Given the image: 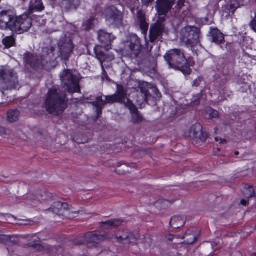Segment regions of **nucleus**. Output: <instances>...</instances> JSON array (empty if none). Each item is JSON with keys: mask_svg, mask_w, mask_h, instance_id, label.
Returning a JSON list of instances; mask_svg holds the SVG:
<instances>
[{"mask_svg": "<svg viewBox=\"0 0 256 256\" xmlns=\"http://www.w3.org/2000/svg\"><path fill=\"white\" fill-rule=\"evenodd\" d=\"M210 34L212 38V42L216 44L224 42V34L217 28L211 29Z\"/></svg>", "mask_w": 256, "mask_h": 256, "instance_id": "obj_15", "label": "nucleus"}, {"mask_svg": "<svg viewBox=\"0 0 256 256\" xmlns=\"http://www.w3.org/2000/svg\"><path fill=\"white\" fill-rule=\"evenodd\" d=\"M60 78L65 88L68 92L71 93L80 92L79 80L72 71L70 70L64 71Z\"/></svg>", "mask_w": 256, "mask_h": 256, "instance_id": "obj_5", "label": "nucleus"}, {"mask_svg": "<svg viewBox=\"0 0 256 256\" xmlns=\"http://www.w3.org/2000/svg\"><path fill=\"white\" fill-rule=\"evenodd\" d=\"M51 54H52V52H53V49L52 48L50 50Z\"/></svg>", "mask_w": 256, "mask_h": 256, "instance_id": "obj_43", "label": "nucleus"}, {"mask_svg": "<svg viewBox=\"0 0 256 256\" xmlns=\"http://www.w3.org/2000/svg\"><path fill=\"white\" fill-rule=\"evenodd\" d=\"M108 238H110L112 242H134L135 241V238L133 235L126 230H116L114 235Z\"/></svg>", "mask_w": 256, "mask_h": 256, "instance_id": "obj_8", "label": "nucleus"}, {"mask_svg": "<svg viewBox=\"0 0 256 256\" xmlns=\"http://www.w3.org/2000/svg\"><path fill=\"white\" fill-rule=\"evenodd\" d=\"M140 26L142 34L144 35V37H146L148 28V24L142 20L140 21Z\"/></svg>", "mask_w": 256, "mask_h": 256, "instance_id": "obj_29", "label": "nucleus"}, {"mask_svg": "<svg viewBox=\"0 0 256 256\" xmlns=\"http://www.w3.org/2000/svg\"><path fill=\"white\" fill-rule=\"evenodd\" d=\"M13 71L8 67L0 68V77L4 80H8L12 76Z\"/></svg>", "mask_w": 256, "mask_h": 256, "instance_id": "obj_19", "label": "nucleus"}, {"mask_svg": "<svg viewBox=\"0 0 256 256\" xmlns=\"http://www.w3.org/2000/svg\"><path fill=\"white\" fill-rule=\"evenodd\" d=\"M255 0L256 2V0Z\"/></svg>", "mask_w": 256, "mask_h": 256, "instance_id": "obj_45", "label": "nucleus"}, {"mask_svg": "<svg viewBox=\"0 0 256 256\" xmlns=\"http://www.w3.org/2000/svg\"><path fill=\"white\" fill-rule=\"evenodd\" d=\"M185 223V218L180 216H173L171 218L170 224L174 228H178L184 225Z\"/></svg>", "mask_w": 256, "mask_h": 256, "instance_id": "obj_16", "label": "nucleus"}, {"mask_svg": "<svg viewBox=\"0 0 256 256\" xmlns=\"http://www.w3.org/2000/svg\"><path fill=\"white\" fill-rule=\"evenodd\" d=\"M199 34L200 30L198 28L194 26H186L181 30V40L188 46L192 47L198 44Z\"/></svg>", "mask_w": 256, "mask_h": 256, "instance_id": "obj_6", "label": "nucleus"}, {"mask_svg": "<svg viewBox=\"0 0 256 256\" xmlns=\"http://www.w3.org/2000/svg\"><path fill=\"white\" fill-rule=\"evenodd\" d=\"M102 14L106 20L110 24L116 25L121 24L122 20V13L114 6L106 8Z\"/></svg>", "mask_w": 256, "mask_h": 256, "instance_id": "obj_7", "label": "nucleus"}, {"mask_svg": "<svg viewBox=\"0 0 256 256\" xmlns=\"http://www.w3.org/2000/svg\"><path fill=\"white\" fill-rule=\"evenodd\" d=\"M96 20L92 18H90L85 24V28L88 30L92 28V26L94 24Z\"/></svg>", "mask_w": 256, "mask_h": 256, "instance_id": "obj_30", "label": "nucleus"}, {"mask_svg": "<svg viewBox=\"0 0 256 256\" xmlns=\"http://www.w3.org/2000/svg\"><path fill=\"white\" fill-rule=\"evenodd\" d=\"M174 3V0H157L156 10L160 21L164 20L166 14L170 10Z\"/></svg>", "mask_w": 256, "mask_h": 256, "instance_id": "obj_9", "label": "nucleus"}, {"mask_svg": "<svg viewBox=\"0 0 256 256\" xmlns=\"http://www.w3.org/2000/svg\"><path fill=\"white\" fill-rule=\"evenodd\" d=\"M100 236L97 237L96 236L92 235L91 234H88L84 236V242L81 244H86L88 246L91 247L90 243L94 242L96 240H100Z\"/></svg>", "mask_w": 256, "mask_h": 256, "instance_id": "obj_24", "label": "nucleus"}, {"mask_svg": "<svg viewBox=\"0 0 256 256\" xmlns=\"http://www.w3.org/2000/svg\"><path fill=\"white\" fill-rule=\"evenodd\" d=\"M19 112L17 110H10L8 113V118L10 122H14L18 120Z\"/></svg>", "mask_w": 256, "mask_h": 256, "instance_id": "obj_27", "label": "nucleus"}, {"mask_svg": "<svg viewBox=\"0 0 256 256\" xmlns=\"http://www.w3.org/2000/svg\"><path fill=\"white\" fill-rule=\"evenodd\" d=\"M203 116L207 119L214 118L218 116V112L212 108H208L204 112Z\"/></svg>", "mask_w": 256, "mask_h": 256, "instance_id": "obj_21", "label": "nucleus"}, {"mask_svg": "<svg viewBox=\"0 0 256 256\" xmlns=\"http://www.w3.org/2000/svg\"><path fill=\"white\" fill-rule=\"evenodd\" d=\"M154 0H142V3L148 6L149 4L153 2Z\"/></svg>", "mask_w": 256, "mask_h": 256, "instance_id": "obj_36", "label": "nucleus"}, {"mask_svg": "<svg viewBox=\"0 0 256 256\" xmlns=\"http://www.w3.org/2000/svg\"><path fill=\"white\" fill-rule=\"evenodd\" d=\"M65 96H60L57 90L54 88L50 90L48 94L45 107L46 110L54 115L60 116L66 107Z\"/></svg>", "mask_w": 256, "mask_h": 256, "instance_id": "obj_4", "label": "nucleus"}, {"mask_svg": "<svg viewBox=\"0 0 256 256\" xmlns=\"http://www.w3.org/2000/svg\"><path fill=\"white\" fill-rule=\"evenodd\" d=\"M68 208V204L66 203L62 202H56L52 206L50 209L55 214H60L62 210H66Z\"/></svg>", "mask_w": 256, "mask_h": 256, "instance_id": "obj_18", "label": "nucleus"}, {"mask_svg": "<svg viewBox=\"0 0 256 256\" xmlns=\"http://www.w3.org/2000/svg\"><path fill=\"white\" fill-rule=\"evenodd\" d=\"M33 240H34V243H30L29 244V246H32V247H36L37 246L39 245L40 243V238L37 237L36 236H33Z\"/></svg>", "mask_w": 256, "mask_h": 256, "instance_id": "obj_31", "label": "nucleus"}, {"mask_svg": "<svg viewBox=\"0 0 256 256\" xmlns=\"http://www.w3.org/2000/svg\"><path fill=\"white\" fill-rule=\"evenodd\" d=\"M164 30V26L158 22L152 26L150 30V39L152 42L154 40L159 36H160Z\"/></svg>", "mask_w": 256, "mask_h": 256, "instance_id": "obj_13", "label": "nucleus"}, {"mask_svg": "<svg viewBox=\"0 0 256 256\" xmlns=\"http://www.w3.org/2000/svg\"><path fill=\"white\" fill-rule=\"evenodd\" d=\"M7 132V130L2 127L0 126V136H4L5 134Z\"/></svg>", "mask_w": 256, "mask_h": 256, "instance_id": "obj_34", "label": "nucleus"}, {"mask_svg": "<svg viewBox=\"0 0 256 256\" xmlns=\"http://www.w3.org/2000/svg\"><path fill=\"white\" fill-rule=\"evenodd\" d=\"M0 219L4 222L14 224L16 222V218L14 216L9 214H0Z\"/></svg>", "mask_w": 256, "mask_h": 256, "instance_id": "obj_25", "label": "nucleus"}, {"mask_svg": "<svg viewBox=\"0 0 256 256\" xmlns=\"http://www.w3.org/2000/svg\"><path fill=\"white\" fill-rule=\"evenodd\" d=\"M35 204H36V202H32L30 204L32 206H35Z\"/></svg>", "mask_w": 256, "mask_h": 256, "instance_id": "obj_41", "label": "nucleus"}, {"mask_svg": "<svg viewBox=\"0 0 256 256\" xmlns=\"http://www.w3.org/2000/svg\"><path fill=\"white\" fill-rule=\"evenodd\" d=\"M15 40L12 36H6L2 40V44L6 48L12 46Z\"/></svg>", "mask_w": 256, "mask_h": 256, "instance_id": "obj_28", "label": "nucleus"}, {"mask_svg": "<svg viewBox=\"0 0 256 256\" xmlns=\"http://www.w3.org/2000/svg\"><path fill=\"white\" fill-rule=\"evenodd\" d=\"M122 223V221L119 220H110L104 222L103 224V227L106 228H112L120 225Z\"/></svg>", "mask_w": 256, "mask_h": 256, "instance_id": "obj_22", "label": "nucleus"}, {"mask_svg": "<svg viewBox=\"0 0 256 256\" xmlns=\"http://www.w3.org/2000/svg\"><path fill=\"white\" fill-rule=\"evenodd\" d=\"M214 139L216 142H219V139L218 137H216Z\"/></svg>", "mask_w": 256, "mask_h": 256, "instance_id": "obj_40", "label": "nucleus"}, {"mask_svg": "<svg viewBox=\"0 0 256 256\" xmlns=\"http://www.w3.org/2000/svg\"><path fill=\"white\" fill-rule=\"evenodd\" d=\"M48 56H49V57H50V56H50V54H48Z\"/></svg>", "mask_w": 256, "mask_h": 256, "instance_id": "obj_44", "label": "nucleus"}, {"mask_svg": "<svg viewBox=\"0 0 256 256\" xmlns=\"http://www.w3.org/2000/svg\"><path fill=\"white\" fill-rule=\"evenodd\" d=\"M130 48L132 52L136 54L140 50V41L137 36L132 34L130 36Z\"/></svg>", "mask_w": 256, "mask_h": 256, "instance_id": "obj_14", "label": "nucleus"}, {"mask_svg": "<svg viewBox=\"0 0 256 256\" xmlns=\"http://www.w3.org/2000/svg\"><path fill=\"white\" fill-rule=\"evenodd\" d=\"M248 201L246 200H242L240 202L242 204L246 206L247 204Z\"/></svg>", "mask_w": 256, "mask_h": 256, "instance_id": "obj_38", "label": "nucleus"}, {"mask_svg": "<svg viewBox=\"0 0 256 256\" xmlns=\"http://www.w3.org/2000/svg\"><path fill=\"white\" fill-rule=\"evenodd\" d=\"M162 208H166V206H168L170 204L168 200H162Z\"/></svg>", "mask_w": 256, "mask_h": 256, "instance_id": "obj_35", "label": "nucleus"}, {"mask_svg": "<svg viewBox=\"0 0 256 256\" xmlns=\"http://www.w3.org/2000/svg\"><path fill=\"white\" fill-rule=\"evenodd\" d=\"M98 39L102 43V47L106 50L111 48V43L114 39L113 36L107 33L103 30H100L98 32Z\"/></svg>", "mask_w": 256, "mask_h": 256, "instance_id": "obj_11", "label": "nucleus"}, {"mask_svg": "<svg viewBox=\"0 0 256 256\" xmlns=\"http://www.w3.org/2000/svg\"><path fill=\"white\" fill-rule=\"evenodd\" d=\"M99 46H96V48H94L95 53L96 57L101 62L102 68H104L102 62L112 60L114 58V56L112 54L106 56L104 55L103 54H102L101 52H99Z\"/></svg>", "mask_w": 256, "mask_h": 256, "instance_id": "obj_17", "label": "nucleus"}, {"mask_svg": "<svg viewBox=\"0 0 256 256\" xmlns=\"http://www.w3.org/2000/svg\"><path fill=\"white\" fill-rule=\"evenodd\" d=\"M170 68L182 72L184 75L190 74L191 69L184 54L180 50L172 49L169 50L164 56Z\"/></svg>", "mask_w": 256, "mask_h": 256, "instance_id": "obj_3", "label": "nucleus"}, {"mask_svg": "<svg viewBox=\"0 0 256 256\" xmlns=\"http://www.w3.org/2000/svg\"><path fill=\"white\" fill-rule=\"evenodd\" d=\"M118 102L124 104L128 108L132 114V120L134 123H140L142 120V117L134 105L126 98V90L122 86H117V92L116 94L105 97V100L102 99L101 96H98L94 104L98 109H101L106 103Z\"/></svg>", "mask_w": 256, "mask_h": 256, "instance_id": "obj_2", "label": "nucleus"}, {"mask_svg": "<svg viewBox=\"0 0 256 256\" xmlns=\"http://www.w3.org/2000/svg\"><path fill=\"white\" fill-rule=\"evenodd\" d=\"M240 6L238 0H230L226 4V8L230 12L234 13Z\"/></svg>", "mask_w": 256, "mask_h": 256, "instance_id": "obj_20", "label": "nucleus"}, {"mask_svg": "<svg viewBox=\"0 0 256 256\" xmlns=\"http://www.w3.org/2000/svg\"><path fill=\"white\" fill-rule=\"evenodd\" d=\"M185 0H178V6L180 8L184 4Z\"/></svg>", "mask_w": 256, "mask_h": 256, "instance_id": "obj_37", "label": "nucleus"}, {"mask_svg": "<svg viewBox=\"0 0 256 256\" xmlns=\"http://www.w3.org/2000/svg\"><path fill=\"white\" fill-rule=\"evenodd\" d=\"M190 136L197 144L205 142L207 137L206 134L202 132V126L200 124H196L191 128Z\"/></svg>", "mask_w": 256, "mask_h": 256, "instance_id": "obj_10", "label": "nucleus"}, {"mask_svg": "<svg viewBox=\"0 0 256 256\" xmlns=\"http://www.w3.org/2000/svg\"><path fill=\"white\" fill-rule=\"evenodd\" d=\"M30 8L34 10H40L44 6L41 0H31Z\"/></svg>", "mask_w": 256, "mask_h": 256, "instance_id": "obj_23", "label": "nucleus"}, {"mask_svg": "<svg viewBox=\"0 0 256 256\" xmlns=\"http://www.w3.org/2000/svg\"><path fill=\"white\" fill-rule=\"evenodd\" d=\"M238 154H239L238 152H235V154H236V155H238Z\"/></svg>", "mask_w": 256, "mask_h": 256, "instance_id": "obj_42", "label": "nucleus"}, {"mask_svg": "<svg viewBox=\"0 0 256 256\" xmlns=\"http://www.w3.org/2000/svg\"><path fill=\"white\" fill-rule=\"evenodd\" d=\"M44 60L42 59V60H37L36 62H32L30 63V64L33 68H36L37 65H38V66L40 64L41 65H43L42 61H44Z\"/></svg>", "mask_w": 256, "mask_h": 256, "instance_id": "obj_32", "label": "nucleus"}, {"mask_svg": "<svg viewBox=\"0 0 256 256\" xmlns=\"http://www.w3.org/2000/svg\"><path fill=\"white\" fill-rule=\"evenodd\" d=\"M225 140L220 138V144H223L224 142H225Z\"/></svg>", "mask_w": 256, "mask_h": 256, "instance_id": "obj_39", "label": "nucleus"}, {"mask_svg": "<svg viewBox=\"0 0 256 256\" xmlns=\"http://www.w3.org/2000/svg\"><path fill=\"white\" fill-rule=\"evenodd\" d=\"M32 26V20L27 14L15 16L10 10L0 12V28H8L12 32L20 34L27 31Z\"/></svg>", "mask_w": 256, "mask_h": 256, "instance_id": "obj_1", "label": "nucleus"}, {"mask_svg": "<svg viewBox=\"0 0 256 256\" xmlns=\"http://www.w3.org/2000/svg\"><path fill=\"white\" fill-rule=\"evenodd\" d=\"M250 26L252 29L256 32V16L254 20L251 22Z\"/></svg>", "mask_w": 256, "mask_h": 256, "instance_id": "obj_33", "label": "nucleus"}, {"mask_svg": "<svg viewBox=\"0 0 256 256\" xmlns=\"http://www.w3.org/2000/svg\"><path fill=\"white\" fill-rule=\"evenodd\" d=\"M60 52V56L64 59L69 57L70 54L72 52L73 45L70 40H66L65 42L60 40L58 44Z\"/></svg>", "mask_w": 256, "mask_h": 256, "instance_id": "obj_12", "label": "nucleus"}, {"mask_svg": "<svg viewBox=\"0 0 256 256\" xmlns=\"http://www.w3.org/2000/svg\"><path fill=\"white\" fill-rule=\"evenodd\" d=\"M184 238L186 240L185 242L188 244L194 243L196 240V236L194 234H191L190 232H186Z\"/></svg>", "mask_w": 256, "mask_h": 256, "instance_id": "obj_26", "label": "nucleus"}]
</instances>
